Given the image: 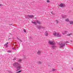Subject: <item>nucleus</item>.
Listing matches in <instances>:
<instances>
[{
    "mask_svg": "<svg viewBox=\"0 0 73 73\" xmlns=\"http://www.w3.org/2000/svg\"><path fill=\"white\" fill-rule=\"evenodd\" d=\"M13 65L14 66H17V68L19 69H21L22 68L21 64L16 62L14 63Z\"/></svg>",
    "mask_w": 73,
    "mask_h": 73,
    "instance_id": "nucleus-1",
    "label": "nucleus"
},
{
    "mask_svg": "<svg viewBox=\"0 0 73 73\" xmlns=\"http://www.w3.org/2000/svg\"><path fill=\"white\" fill-rule=\"evenodd\" d=\"M52 70H53V71H54V72H56V70L55 69L53 68Z\"/></svg>",
    "mask_w": 73,
    "mask_h": 73,
    "instance_id": "nucleus-15",
    "label": "nucleus"
},
{
    "mask_svg": "<svg viewBox=\"0 0 73 73\" xmlns=\"http://www.w3.org/2000/svg\"><path fill=\"white\" fill-rule=\"evenodd\" d=\"M38 54H41V51L39 50L37 52Z\"/></svg>",
    "mask_w": 73,
    "mask_h": 73,
    "instance_id": "nucleus-12",
    "label": "nucleus"
},
{
    "mask_svg": "<svg viewBox=\"0 0 73 73\" xmlns=\"http://www.w3.org/2000/svg\"><path fill=\"white\" fill-rule=\"evenodd\" d=\"M71 42H72V40L71 41Z\"/></svg>",
    "mask_w": 73,
    "mask_h": 73,
    "instance_id": "nucleus-31",
    "label": "nucleus"
},
{
    "mask_svg": "<svg viewBox=\"0 0 73 73\" xmlns=\"http://www.w3.org/2000/svg\"><path fill=\"white\" fill-rule=\"evenodd\" d=\"M32 23H33L34 24H35V25H37V23H38L39 24H41V22H39L37 21L35 23V22H32Z\"/></svg>",
    "mask_w": 73,
    "mask_h": 73,
    "instance_id": "nucleus-5",
    "label": "nucleus"
},
{
    "mask_svg": "<svg viewBox=\"0 0 73 73\" xmlns=\"http://www.w3.org/2000/svg\"><path fill=\"white\" fill-rule=\"evenodd\" d=\"M36 27V28H38V29H45V27L41 26H37Z\"/></svg>",
    "mask_w": 73,
    "mask_h": 73,
    "instance_id": "nucleus-4",
    "label": "nucleus"
},
{
    "mask_svg": "<svg viewBox=\"0 0 73 73\" xmlns=\"http://www.w3.org/2000/svg\"><path fill=\"white\" fill-rule=\"evenodd\" d=\"M64 46H65V44L64 43H61L60 45V48H62Z\"/></svg>",
    "mask_w": 73,
    "mask_h": 73,
    "instance_id": "nucleus-8",
    "label": "nucleus"
},
{
    "mask_svg": "<svg viewBox=\"0 0 73 73\" xmlns=\"http://www.w3.org/2000/svg\"><path fill=\"white\" fill-rule=\"evenodd\" d=\"M67 32H68L67 31H62V33L63 35H65V34H66L67 33Z\"/></svg>",
    "mask_w": 73,
    "mask_h": 73,
    "instance_id": "nucleus-9",
    "label": "nucleus"
},
{
    "mask_svg": "<svg viewBox=\"0 0 73 73\" xmlns=\"http://www.w3.org/2000/svg\"><path fill=\"white\" fill-rule=\"evenodd\" d=\"M3 5L1 4H0V6H3Z\"/></svg>",
    "mask_w": 73,
    "mask_h": 73,
    "instance_id": "nucleus-25",
    "label": "nucleus"
},
{
    "mask_svg": "<svg viewBox=\"0 0 73 73\" xmlns=\"http://www.w3.org/2000/svg\"><path fill=\"white\" fill-rule=\"evenodd\" d=\"M70 24H73V21H70Z\"/></svg>",
    "mask_w": 73,
    "mask_h": 73,
    "instance_id": "nucleus-14",
    "label": "nucleus"
},
{
    "mask_svg": "<svg viewBox=\"0 0 73 73\" xmlns=\"http://www.w3.org/2000/svg\"><path fill=\"white\" fill-rule=\"evenodd\" d=\"M22 61V60L21 59H19L18 60L19 62H21V61Z\"/></svg>",
    "mask_w": 73,
    "mask_h": 73,
    "instance_id": "nucleus-16",
    "label": "nucleus"
},
{
    "mask_svg": "<svg viewBox=\"0 0 73 73\" xmlns=\"http://www.w3.org/2000/svg\"><path fill=\"white\" fill-rule=\"evenodd\" d=\"M23 31H24V32L26 33V30L25 29H24L23 30Z\"/></svg>",
    "mask_w": 73,
    "mask_h": 73,
    "instance_id": "nucleus-20",
    "label": "nucleus"
},
{
    "mask_svg": "<svg viewBox=\"0 0 73 73\" xmlns=\"http://www.w3.org/2000/svg\"><path fill=\"white\" fill-rule=\"evenodd\" d=\"M48 43L49 44H50V45H53L52 46V48L53 49H54V48H56V46H55V45H53L55 44V42L52 40H49L48 41Z\"/></svg>",
    "mask_w": 73,
    "mask_h": 73,
    "instance_id": "nucleus-2",
    "label": "nucleus"
},
{
    "mask_svg": "<svg viewBox=\"0 0 73 73\" xmlns=\"http://www.w3.org/2000/svg\"><path fill=\"white\" fill-rule=\"evenodd\" d=\"M19 41H20V42H22V41L21 40H19Z\"/></svg>",
    "mask_w": 73,
    "mask_h": 73,
    "instance_id": "nucleus-28",
    "label": "nucleus"
},
{
    "mask_svg": "<svg viewBox=\"0 0 73 73\" xmlns=\"http://www.w3.org/2000/svg\"><path fill=\"white\" fill-rule=\"evenodd\" d=\"M62 18H64L65 17H64V16H62Z\"/></svg>",
    "mask_w": 73,
    "mask_h": 73,
    "instance_id": "nucleus-26",
    "label": "nucleus"
},
{
    "mask_svg": "<svg viewBox=\"0 0 73 73\" xmlns=\"http://www.w3.org/2000/svg\"><path fill=\"white\" fill-rule=\"evenodd\" d=\"M51 13H52V12H51Z\"/></svg>",
    "mask_w": 73,
    "mask_h": 73,
    "instance_id": "nucleus-32",
    "label": "nucleus"
},
{
    "mask_svg": "<svg viewBox=\"0 0 73 73\" xmlns=\"http://www.w3.org/2000/svg\"><path fill=\"white\" fill-rule=\"evenodd\" d=\"M45 35L46 36H47L48 35V32L46 31L45 33Z\"/></svg>",
    "mask_w": 73,
    "mask_h": 73,
    "instance_id": "nucleus-11",
    "label": "nucleus"
},
{
    "mask_svg": "<svg viewBox=\"0 0 73 73\" xmlns=\"http://www.w3.org/2000/svg\"><path fill=\"white\" fill-rule=\"evenodd\" d=\"M21 72H22V70H21L20 71H18L17 72H16V73H21Z\"/></svg>",
    "mask_w": 73,
    "mask_h": 73,
    "instance_id": "nucleus-13",
    "label": "nucleus"
},
{
    "mask_svg": "<svg viewBox=\"0 0 73 73\" xmlns=\"http://www.w3.org/2000/svg\"><path fill=\"white\" fill-rule=\"evenodd\" d=\"M71 35H72V34H69L68 35L69 36H71Z\"/></svg>",
    "mask_w": 73,
    "mask_h": 73,
    "instance_id": "nucleus-19",
    "label": "nucleus"
},
{
    "mask_svg": "<svg viewBox=\"0 0 73 73\" xmlns=\"http://www.w3.org/2000/svg\"><path fill=\"white\" fill-rule=\"evenodd\" d=\"M56 23H58V21L56 20Z\"/></svg>",
    "mask_w": 73,
    "mask_h": 73,
    "instance_id": "nucleus-27",
    "label": "nucleus"
},
{
    "mask_svg": "<svg viewBox=\"0 0 73 73\" xmlns=\"http://www.w3.org/2000/svg\"><path fill=\"white\" fill-rule=\"evenodd\" d=\"M72 70H73V67L72 68Z\"/></svg>",
    "mask_w": 73,
    "mask_h": 73,
    "instance_id": "nucleus-29",
    "label": "nucleus"
},
{
    "mask_svg": "<svg viewBox=\"0 0 73 73\" xmlns=\"http://www.w3.org/2000/svg\"><path fill=\"white\" fill-rule=\"evenodd\" d=\"M65 21H67V22L69 21V19L68 18V19H66Z\"/></svg>",
    "mask_w": 73,
    "mask_h": 73,
    "instance_id": "nucleus-17",
    "label": "nucleus"
},
{
    "mask_svg": "<svg viewBox=\"0 0 73 73\" xmlns=\"http://www.w3.org/2000/svg\"><path fill=\"white\" fill-rule=\"evenodd\" d=\"M9 73H12V72H11L10 71H9Z\"/></svg>",
    "mask_w": 73,
    "mask_h": 73,
    "instance_id": "nucleus-24",
    "label": "nucleus"
},
{
    "mask_svg": "<svg viewBox=\"0 0 73 73\" xmlns=\"http://www.w3.org/2000/svg\"><path fill=\"white\" fill-rule=\"evenodd\" d=\"M8 42H7L4 45V46H5L6 48H7L8 46Z\"/></svg>",
    "mask_w": 73,
    "mask_h": 73,
    "instance_id": "nucleus-10",
    "label": "nucleus"
},
{
    "mask_svg": "<svg viewBox=\"0 0 73 73\" xmlns=\"http://www.w3.org/2000/svg\"><path fill=\"white\" fill-rule=\"evenodd\" d=\"M53 35L54 36H57L58 37H61V35H60V34L59 33H56V32H54V33H53Z\"/></svg>",
    "mask_w": 73,
    "mask_h": 73,
    "instance_id": "nucleus-3",
    "label": "nucleus"
},
{
    "mask_svg": "<svg viewBox=\"0 0 73 73\" xmlns=\"http://www.w3.org/2000/svg\"><path fill=\"white\" fill-rule=\"evenodd\" d=\"M13 61H15L16 60V58H14L13 59Z\"/></svg>",
    "mask_w": 73,
    "mask_h": 73,
    "instance_id": "nucleus-21",
    "label": "nucleus"
},
{
    "mask_svg": "<svg viewBox=\"0 0 73 73\" xmlns=\"http://www.w3.org/2000/svg\"><path fill=\"white\" fill-rule=\"evenodd\" d=\"M10 39H11V38H9L8 39V40H10Z\"/></svg>",
    "mask_w": 73,
    "mask_h": 73,
    "instance_id": "nucleus-30",
    "label": "nucleus"
},
{
    "mask_svg": "<svg viewBox=\"0 0 73 73\" xmlns=\"http://www.w3.org/2000/svg\"><path fill=\"white\" fill-rule=\"evenodd\" d=\"M25 16L26 17H29V18H33L34 17V16L33 15H25Z\"/></svg>",
    "mask_w": 73,
    "mask_h": 73,
    "instance_id": "nucleus-7",
    "label": "nucleus"
},
{
    "mask_svg": "<svg viewBox=\"0 0 73 73\" xmlns=\"http://www.w3.org/2000/svg\"><path fill=\"white\" fill-rule=\"evenodd\" d=\"M58 6L60 7H62V8H64V7L65 6V4L64 3H61L60 4L58 5Z\"/></svg>",
    "mask_w": 73,
    "mask_h": 73,
    "instance_id": "nucleus-6",
    "label": "nucleus"
},
{
    "mask_svg": "<svg viewBox=\"0 0 73 73\" xmlns=\"http://www.w3.org/2000/svg\"><path fill=\"white\" fill-rule=\"evenodd\" d=\"M47 3H49L50 1H49V0H48L47 1Z\"/></svg>",
    "mask_w": 73,
    "mask_h": 73,
    "instance_id": "nucleus-22",
    "label": "nucleus"
},
{
    "mask_svg": "<svg viewBox=\"0 0 73 73\" xmlns=\"http://www.w3.org/2000/svg\"><path fill=\"white\" fill-rule=\"evenodd\" d=\"M39 64H41V62H39Z\"/></svg>",
    "mask_w": 73,
    "mask_h": 73,
    "instance_id": "nucleus-23",
    "label": "nucleus"
},
{
    "mask_svg": "<svg viewBox=\"0 0 73 73\" xmlns=\"http://www.w3.org/2000/svg\"><path fill=\"white\" fill-rule=\"evenodd\" d=\"M7 52L9 53H10V52H12V51H11V50H8Z\"/></svg>",
    "mask_w": 73,
    "mask_h": 73,
    "instance_id": "nucleus-18",
    "label": "nucleus"
}]
</instances>
